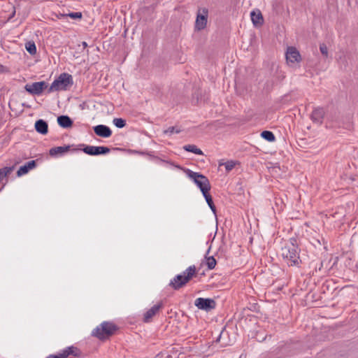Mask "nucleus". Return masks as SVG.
I'll return each mask as SVG.
<instances>
[{"mask_svg":"<svg viewBox=\"0 0 358 358\" xmlns=\"http://www.w3.org/2000/svg\"><path fill=\"white\" fill-rule=\"evenodd\" d=\"M15 169L14 166H6L0 169V182L1 180L7 177Z\"/></svg>","mask_w":358,"mask_h":358,"instance_id":"25","label":"nucleus"},{"mask_svg":"<svg viewBox=\"0 0 358 358\" xmlns=\"http://www.w3.org/2000/svg\"><path fill=\"white\" fill-rule=\"evenodd\" d=\"M166 358H169V357H166Z\"/></svg>","mask_w":358,"mask_h":358,"instance_id":"47","label":"nucleus"},{"mask_svg":"<svg viewBox=\"0 0 358 358\" xmlns=\"http://www.w3.org/2000/svg\"><path fill=\"white\" fill-rule=\"evenodd\" d=\"M169 285L175 289H179V274L174 277L173 280L170 282Z\"/></svg>","mask_w":358,"mask_h":358,"instance_id":"31","label":"nucleus"},{"mask_svg":"<svg viewBox=\"0 0 358 358\" xmlns=\"http://www.w3.org/2000/svg\"><path fill=\"white\" fill-rule=\"evenodd\" d=\"M348 256L347 260L345 262V266L350 268L352 267V255L349 252L345 253Z\"/></svg>","mask_w":358,"mask_h":358,"instance_id":"34","label":"nucleus"},{"mask_svg":"<svg viewBox=\"0 0 358 358\" xmlns=\"http://www.w3.org/2000/svg\"><path fill=\"white\" fill-rule=\"evenodd\" d=\"M57 123L61 127L68 129L73 126V122L68 115H62L57 117Z\"/></svg>","mask_w":358,"mask_h":358,"instance_id":"18","label":"nucleus"},{"mask_svg":"<svg viewBox=\"0 0 358 358\" xmlns=\"http://www.w3.org/2000/svg\"><path fill=\"white\" fill-rule=\"evenodd\" d=\"M176 358H179V355L176 354Z\"/></svg>","mask_w":358,"mask_h":358,"instance_id":"44","label":"nucleus"},{"mask_svg":"<svg viewBox=\"0 0 358 358\" xmlns=\"http://www.w3.org/2000/svg\"><path fill=\"white\" fill-rule=\"evenodd\" d=\"M180 170H182L188 178L192 179L196 186L199 188L202 194H204L210 191V184L209 180L204 175L194 172L188 169L182 168L180 166Z\"/></svg>","mask_w":358,"mask_h":358,"instance_id":"2","label":"nucleus"},{"mask_svg":"<svg viewBox=\"0 0 358 358\" xmlns=\"http://www.w3.org/2000/svg\"><path fill=\"white\" fill-rule=\"evenodd\" d=\"M355 271H358V262L355 265Z\"/></svg>","mask_w":358,"mask_h":358,"instance_id":"39","label":"nucleus"},{"mask_svg":"<svg viewBox=\"0 0 358 358\" xmlns=\"http://www.w3.org/2000/svg\"><path fill=\"white\" fill-rule=\"evenodd\" d=\"M250 17L253 24L255 27L261 26L264 23V18L262 13L257 10V11L252 10L250 13Z\"/></svg>","mask_w":358,"mask_h":358,"instance_id":"20","label":"nucleus"},{"mask_svg":"<svg viewBox=\"0 0 358 358\" xmlns=\"http://www.w3.org/2000/svg\"><path fill=\"white\" fill-rule=\"evenodd\" d=\"M115 126L119 129H122L126 126V120L123 118H114L113 120Z\"/></svg>","mask_w":358,"mask_h":358,"instance_id":"29","label":"nucleus"},{"mask_svg":"<svg viewBox=\"0 0 358 358\" xmlns=\"http://www.w3.org/2000/svg\"><path fill=\"white\" fill-rule=\"evenodd\" d=\"M118 330V327L110 322H103L96 327L92 333V335L100 341H105L115 334Z\"/></svg>","mask_w":358,"mask_h":358,"instance_id":"3","label":"nucleus"},{"mask_svg":"<svg viewBox=\"0 0 358 358\" xmlns=\"http://www.w3.org/2000/svg\"><path fill=\"white\" fill-rule=\"evenodd\" d=\"M287 63H294L301 61V57L299 52L295 47H288L285 54Z\"/></svg>","mask_w":358,"mask_h":358,"instance_id":"12","label":"nucleus"},{"mask_svg":"<svg viewBox=\"0 0 358 358\" xmlns=\"http://www.w3.org/2000/svg\"><path fill=\"white\" fill-rule=\"evenodd\" d=\"M196 275L195 266H189L180 273V287H184L194 276Z\"/></svg>","mask_w":358,"mask_h":358,"instance_id":"11","label":"nucleus"},{"mask_svg":"<svg viewBox=\"0 0 358 358\" xmlns=\"http://www.w3.org/2000/svg\"><path fill=\"white\" fill-rule=\"evenodd\" d=\"M73 84L72 76L67 73H62L52 82L50 87L48 89V93H51L54 91L66 90Z\"/></svg>","mask_w":358,"mask_h":358,"instance_id":"4","label":"nucleus"},{"mask_svg":"<svg viewBox=\"0 0 358 358\" xmlns=\"http://www.w3.org/2000/svg\"><path fill=\"white\" fill-rule=\"evenodd\" d=\"M175 129H176L175 127H169L166 131H165V133H169V132L173 133Z\"/></svg>","mask_w":358,"mask_h":358,"instance_id":"37","label":"nucleus"},{"mask_svg":"<svg viewBox=\"0 0 358 358\" xmlns=\"http://www.w3.org/2000/svg\"><path fill=\"white\" fill-rule=\"evenodd\" d=\"M167 357L172 358L171 355L167 356Z\"/></svg>","mask_w":358,"mask_h":358,"instance_id":"46","label":"nucleus"},{"mask_svg":"<svg viewBox=\"0 0 358 358\" xmlns=\"http://www.w3.org/2000/svg\"><path fill=\"white\" fill-rule=\"evenodd\" d=\"M261 137L266 140L268 142H273L275 140L274 134L268 130H264L261 133Z\"/></svg>","mask_w":358,"mask_h":358,"instance_id":"26","label":"nucleus"},{"mask_svg":"<svg viewBox=\"0 0 358 358\" xmlns=\"http://www.w3.org/2000/svg\"><path fill=\"white\" fill-rule=\"evenodd\" d=\"M8 71L7 67L0 64V73H4Z\"/></svg>","mask_w":358,"mask_h":358,"instance_id":"36","label":"nucleus"},{"mask_svg":"<svg viewBox=\"0 0 358 358\" xmlns=\"http://www.w3.org/2000/svg\"><path fill=\"white\" fill-rule=\"evenodd\" d=\"M296 239H292L291 245H286L282 248V255L289 266H299L301 260L299 259L297 246L293 243Z\"/></svg>","mask_w":358,"mask_h":358,"instance_id":"1","label":"nucleus"},{"mask_svg":"<svg viewBox=\"0 0 358 358\" xmlns=\"http://www.w3.org/2000/svg\"><path fill=\"white\" fill-rule=\"evenodd\" d=\"M325 111L324 108L322 107H317L314 108L313 110L311 115H310V119L311 120L317 124H322L323 122V119L324 117Z\"/></svg>","mask_w":358,"mask_h":358,"instance_id":"13","label":"nucleus"},{"mask_svg":"<svg viewBox=\"0 0 358 358\" xmlns=\"http://www.w3.org/2000/svg\"><path fill=\"white\" fill-rule=\"evenodd\" d=\"M220 337H221V335H219L217 340H220Z\"/></svg>","mask_w":358,"mask_h":358,"instance_id":"41","label":"nucleus"},{"mask_svg":"<svg viewBox=\"0 0 358 358\" xmlns=\"http://www.w3.org/2000/svg\"><path fill=\"white\" fill-rule=\"evenodd\" d=\"M67 17L74 20H81L83 18V13L81 12H72L66 13Z\"/></svg>","mask_w":358,"mask_h":358,"instance_id":"30","label":"nucleus"},{"mask_svg":"<svg viewBox=\"0 0 358 358\" xmlns=\"http://www.w3.org/2000/svg\"><path fill=\"white\" fill-rule=\"evenodd\" d=\"M71 145H67L64 146L53 147L49 150V154L52 157L59 155H63L70 150Z\"/></svg>","mask_w":358,"mask_h":358,"instance_id":"19","label":"nucleus"},{"mask_svg":"<svg viewBox=\"0 0 358 358\" xmlns=\"http://www.w3.org/2000/svg\"><path fill=\"white\" fill-rule=\"evenodd\" d=\"M220 337H221V335H219L217 340H220Z\"/></svg>","mask_w":358,"mask_h":358,"instance_id":"42","label":"nucleus"},{"mask_svg":"<svg viewBox=\"0 0 358 358\" xmlns=\"http://www.w3.org/2000/svg\"><path fill=\"white\" fill-rule=\"evenodd\" d=\"M202 100V92L201 90L199 88H196L194 90V92L192 93V103L194 105L199 103V101H201Z\"/></svg>","mask_w":358,"mask_h":358,"instance_id":"23","label":"nucleus"},{"mask_svg":"<svg viewBox=\"0 0 358 358\" xmlns=\"http://www.w3.org/2000/svg\"><path fill=\"white\" fill-rule=\"evenodd\" d=\"M25 48L27 51L31 55L36 54V46L34 41H29L25 43Z\"/></svg>","mask_w":358,"mask_h":358,"instance_id":"27","label":"nucleus"},{"mask_svg":"<svg viewBox=\"0 0 358 358\" xmlns=\"http://www.w3.org/2000/svg\"><path fill=\"white\" fill-rule=\"evenodd\" d=\"M220 337H221V335H219L217 340H220Z\"/></svg>","mask_w":358,"mask_h":358,"instance_id":"43","label":"nucleus"},{"mask_svg":"<svg viewBox=\"0 0 358 358\" xmlns=\"http://www.w3.org/2000/svg\"><path fill=\"white\" fill-rule=\"evenodd\" d=\"M36 166V161L31 160L27 162L25 164L21 166L17 171V176L20 177L23 175L27 174L29 170Z\"/></svg>","mask_w":358,"mask_h":358,"instance_id":"16","label":"nucleus"},{"mask_svg":"<svg viewBox=\"0 0 358 358\" xmlns=\"http://www.w3.org/2000/svg\"><path fill=\"white\" fill-rule=\"evenodd\" d=\"M95 134L101 138H109L112 135V131L109 127L104 124H99L93 127Z\"/></svg>","mask_w":358,"mask_h":358,"instance_id":"14","label":"nucleus"},{"mask_svg":"<svg viewBox=\"0 0 358 358\" xmlns=\"http://www.w3.org/2000/svg\"><path fill=\"white\" fill-rule=\"evenodd\" d=\"M82 150L87 155L96 156L106 155L110 152V149L106 146L84 145Z\"/></svg>","mask_w":358,"mask_h":358,"instance_id":"9","label":"nucleus"},{"mask_svg":"<svg viewBox=\"0 0 358 358\" xmlns=\"http://www.w3.org/2000/svg\"><path fill=\"white\" fill-rule=\"evenodd\" d=\"M224 165L226 171L227 172L231 171L235 166V162L234 161H227L224 164H220V166Z\"/></svg>","mask_w":358,"mask_h":358,"instance_id":"32","label":"nucleus"},{"mask_svg":"<svg viewBox=\"0 0 358 358\" xmlns=\"http://www.w3.org/2000/svg\"><path fill=\"white\" fill-rule=\"evenodd\" d=\"M56 17L58 19H62V18L67 17V15H66V13H58V14L56 15Z\"/></svg>","mask_w":358,"mask_h":358,"instance_id":"35","label":"nucleus"},{"mask_svg":"<svg viewBox=\"0 0 358 358\" xmlns=\"http://www.w3.org/2000/svg\"><path fill=\"white\" fill-rule=\"evenodd\" d=\"M208 10L204 8L202 13L199 12L195 22V29L200 31L206 27Z\"/></svg>","mask_w":358,"mask_h":358,"instance_id":"10","label":"nucleus"},{"mask_svg":"<svg viewBox=\"0 0 358 358\" xmlns=\"http://www.w3.org/2000/svg\"><path fill=\"white\" fill-rule=\"evenodd\" d=\"M203 196H204L206 201L211 209L212 212L215 216L217 217V209L215 205L214 204L212 196L210 194L209 192L203 194Z\"/></svg>","mask_w":358,"mask_h":358,"instance_id":"21","label":"nucleus"},{"mask_svg":"<svg viewBox=\"0 0 358 358\" xmlns=\"http://www.w3.org/2000/svg\"><path fill=\"white\" fill-rule=\"evenodd\" d=\"M48 83L45 81L35 82L32 84H27L24 90L31 94L39 95L44 90L48 88Z\"/></svg>","mask_w":358,"mask_h":358,"instance_id":"8","label":"nucleus"},{"mask_svg":"<svg viewBox=\"0 0 358 358\" xmlns=\"http://www.w3.org/2000/svg\"><path fill=\"white\" fill-rule=\"evenodd\" d=\"M162 308V303L159 302L157 304L153 306L144 314L143 321L145 322H149L151 319L156 315V313Z\"/></svg>","mask_w":358,"mask_h":358,"instance_id":"15","label":"nucleus"},{"mask_svg":"<svg viewBox=\"0 0 358 358\" xmlns=\"http://www.w3.org/2000/svg\"><path fill=\"white\" fill-rule=\"evenodd\" d=\"M320 50L321 54L324 57H328V49H327V45L324 43H322L320 45Z\"/></svg>","mask_w":358,"mask_h":358,"instance_id":"33","label":"nucleus"},{"mask_svg":"<svg viewBox=\"0 0 358 358\" xmlns=\"http://www.w3.org/2000/svg\"><path fill=\"white\" fill-rule=\"evenodd\" d=\"M183 149L187 152H190L196 155H203V151L198 148L195 145H186L183 146Z\"/></svg>","mask_w":358,"mask_h":358,"instance_id":"24","label":"nucleus"},{"mask_svg":"<svg viewBox=\"0 0 358 358\" xmlns=\"http://www.w3.org/2000/svg\"><path fill=\"white\" fill-rule=\"evenodd\" d=\"M176 133H179V129H176Z\"/></svg>","mask_w":358,"mask_h":358,"instance_id":"40","label":"nucleus"},{"mask_svg":"<svg viewBox=\"0 0 358 358\" xmlns=\"http://www.w3.org/2000/svg\"><path fill=\"white\" fill-rule=\"evenodd\" d=\"M34 127L36 131L42 135H45L48 132V124L46 121L39 119L36 121Z\"/></svg>","mask_w":358,"mask_h":358,"instance_id":"17","label":"nucleus"},{"mask_svg":"<svg viewBox=\"0 0 358 358\" xmlns=\"http://www.w3.org/2000/svg\"><path fill=\"white\" fill-rule=\"evenodd\" d=\"M352 180H355V178L354 177H351L350 178Z\"/></svg>","mask_w":358,"mask_h":358,"instance_id":"45","label":"nucleus"},{"mask_svg":"<svg viewBox=\"0 0 358 358\" xmlns=\"http://www.w3.org/2000/svg\"><path fill=\"white\" fill-rule=\"evenodd\" d=\"M273 66L274 65H272L271 73V78L267 80L264 84V89L267 92H271L275 85L280 83L285 78V73L279 68V66H277L274 71Z\"/></svg>","mask_w":358,"mask_h":358,"instance_id":"5","label":"nucleus"},{"mask_svg":"<svg viewBox=\"0 0 358 358\" xmlns=\"http://www.w3.org/2000/svg\"><path fill=\"white\" fill-rule=\"evenodd\" d=\"M209 251L210 248L208 250L207 253L205 256L206 265L207 266L208 269L212 270L215 267L217 264V261L213 256L207 257V255L209 253Z\"/></svg>","mask_w":358,"mask_h":358,"instance_id":"22","label":"nucleus"},{"mask_svg":"<svg viewBox=\"0 0 358 358\" xmlns=\"http://www.w3.org/2000/svg\"><path fill=\"white\" fill-rule=\"evenodd\" d=\"M191 338V337H188L187 338H185L183 341H182V343H180V350L182 349V350H185L184 351H181L180 350V354H184L187 351H190L191 349H192V347L190 345H188L190 343H192V341H187V340Z\"/></svg>","mask_w":358,"mask_h":358,"instance_id":"28","label":"nucleus"},{"mask_svg":"<svg viewBox=\"0 0 358 358\" xmlns=\"http://www.w3.org/2000/svg\"><path fill=\"white\" fill-rule=\"evenodd\" d=\"M194 306L199 310L210 312L216 307V302L211 298H197L194 301Z\"/></svg>","mask_w":358,"mask_h":358,"instance_id":"7","label":"nucleus"},{"mask_svg":"<svg viewBox=\"0 0 358 358\" xmlns=\"http://www.w3.org/2000/svg\"><path fill=\"white\" fill-rule=\"evenodd\" d=\"M82 45L83 48H86L88 46L87 43L85 41L82 42Z\"/></svg>","mask_w":358,"mask_h":358,"instance_id":"38","label":"nucleus"},{"mask_svg":"<svg viewBox=\"0 0 358 358\" xmlns=\"http://www.w3.org/2000/svg\"><path fill=\"white\" fill-rule=\"evenodd\" d=\"M69 356L80 358L83 357V354L78 348L71 345L63 349L56 355H50L45 358H66Z\"/></svg>","mask_w":358,"mask_h":358,"instance_id":"6","label":"nucleus"}]
</instances>
